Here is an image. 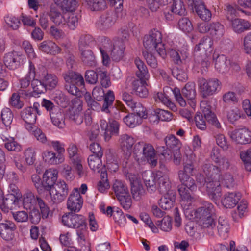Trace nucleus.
Segmentation results:
<instances>
[{
  "label": "nucleus",
  "instance_id": "obj_1",
  "mask_svg": "<svg viewBox=\"0 0 251 251\" xmlns=\"http://www.w3.org/2000/svg\"><path fill=\"white\" fill-rule=\"evenodd\" d=\"M203 173L197 176V181L200 184L205 185L208 195L213 200H217L221 196L220 181L222 172L220 168L210 163H205L202 167Z\"/></svg>",
  "mask_w": 251,
  "mask_h": 251
},
{
  "label": "nucleus",
  "instance_id": "obj_2",
  "mask_svg": "<svg viewBox=\"0 0 251 251\" xmlns=\"http://www.w3.org/2000/svg\"><path fill=\"white\" fill-rule=\"evenodd\" d=\"M62 223L68 227L76 229L78 240H85L87 234V223L83 216L73 212L66 213L62 217Z\"/></svg>",
  "mask_w": 251,
  "mask_h": 251
},
{
  "label": "nucleus",
  "instance_id": "obj_3",
  "mask_svg": "<svg viewBox=\"0 0 251 251\" xmlns=\"http://www.w3.org/2000/svg\"><path fill=\"white\" fill-rule=\"evenodd\" d=\"M173 93L176 101L181 106L185 107L186 105L187 101L192 108L195 106L196 91L194 83H187L182 89L181 91L178 88L175 87L173 90Z\"/></svg>",
  "mask_w": 251,
  "mask_h": 251
},
{
  "label": "nucleus",
  "instance_id": "obj_4",
  "mask_svg": "<svg viewBox=\"0 0 251 251\" xmlns=\"http://www.w3.org/2000/svg\"><path fill=\"white\" fill-rule=\"evenodd\" d=\"M143 45L147 50H155L163 58L166 55L164 44L162 43V34L156 29L151 30L148 34L144 36Z\"/></svg>",
  "mask_w": 251,
  "mask_h": 251
},
{
  "label": "nucleus",
  "instance_id": "obj_5",
  "mask_svg": "<svg viewBox=\"0 0 251 251\" xmlns=\"http://www.w3.org/2000/svg\"><path fill=\"white\" fill-rule=\"evenodd\" d=\"M112 189L123 208L128 210L131 206L132 200L125 183L121 180H116L113 184Z\"/></svg>",
  "mask_w": 251,
  "mask_h": 251
},
{
  "label": "nucleus",
  "instance_id": "obj_6",
  "mask_svg": "<svg viewBox=\"0 0 251 251\" xmlns=\"http://www.w3.org/2000/svg\"><path fill=\"white\" fill-rule=\"evenodd\" d=\"M139 151L142 154L143 159L146 160L152 167L156 166V151L152 145L144 142L137 143L134 146V152L137 153Z\"/></svg>",
  "mask_w": 251,
  "mask_h": 251
},
{
  "label": "nucleus",
  "instance_id": "obj_7",
  "mask_svg": "<svg viewBox=\"0 0 251 251\" xmlns=\"http://www.w3.org/2000/svg\"><path fill=\"white\" fill-rule=\"evenodd\" d=\"M184 213L190 219L195 218L198 220L205 219L207 217L215 216V210L213 205L209 202L204 201L202 205L196 210H191L187 209L184 211Z\"/></svg>",
  "mask_w": 251,
  "mask_h": 251
},
{
  "label": "nucleus",
  "instance_id": "obj_8",
  "mask_svg": "<svg viewBox=\"0 0 251 251\" xmlns=\"http://www.w3.org/2000/svg\"><path fill=\"white\" fill-rule=\"evenodd\" d=\"M180 181L181 185L178 186V191L181 199L187 201L192 199L191 193L196 191L197 185L193 178H189L181 174L180 176Z\"/></svg>",
  "mask_w": 251,
  "mask_h": 251
},
{
  "label": "nucleus",
  "instance_id": "obj_9",
  "mask_svg": "<svg viewBox=\"0 0 251 251\" xmlns=\"http://www.w3.org/2000/svg\"><path fill=\"white\" fill-rule=\"evenodd\" d=\"M49 192L51 201L53 203L58 204L66 198L68 195L69 188L65 181H58Z\"/></svg>",
  "mask_w": 251,
  "mask_h": 251
},
{
  "label": "nucleus",
  "instance_id": "obj_10",
  "mask_svg": "<svg viewBox=\"0 0 251 251\" xmlns=\"http://www.w3.org/2000/svg\"><path fill=\"white\" fill-rule=\"evenodd\" d=\"M199 85L201 95L204 98L213 95L221 89L220 82L216 78L206 80L201 78L199 80Z\"/></svg>",
  "mask_w": 251,
  "mask_h": 251
},
{
  "label": "nucleus",
  "instance_id": "obj_11",
  "mask_svg": "<svg viewBox=\"0 0 251 251\" xmlns=\"http://www.w3.org/2000/svg\"><path fill=\"white\" fill-rule=\"evenodd\" d=\"M37 75L39 78L44 84L47 90L54 89L58 82V78L54 74L49 73L47 69L43 65H40L37 71Z\"/></svg>",
  "mask_w": 251,
  "mask_h": 251
},
{
  "label": "nucleus",
  "instance_id": "obj_12",
  "mask_svg": "<svg viewBox=\"0 0 251 251\" xmlns=\"http://www.w3.org/2000/svg\"><path fill=\"white\" fill-rule=\"evenodd\" d=\"M68 152L73 167L80 177L85 176L86 173L82 165L81 157L77 153V148L74 144H71L68 148Z\"/></svg>",
  "mask_w": 251,
  "mask_h": 251
},
{
  "label": "nucleus",
  "instance_id": "obj_13",
  "mask_svg": "<svg viewBox=\"0 0 251 251\" xmlns=\"http://www.w3.org/2000/svg\"><path fill=\"white\" fill-rule=\"evenodd\" d=\"M25 59V57L22 54L13 51L4 55L3 62L7 68L10 70H15L23 63Z\"/></svg>",
  "mask_w": 251,
  "mask_h": 251
},
{
  "label": "nucleus",
  "instance_id": "obj_14",
  "mask_svg": "<svg viewBox=\"0 0 251 251\" xmlns=\"http://www.w3.org/2000/svg\"><path fill=\"white\" fill-rule=\"evenodd\" d=\"M83 203V199L79 191L77 188L74 189L68 198L67 208L72 212H77L82 208Z\"/></svg>",
  "mask_w": 251,
  "mask_h": 251
},
{
  "label": "nucleus",
  "instance_id": "obj_15",
  "mask_svg": "<svg viewBox=\"0 0 251 251\" xmlns=\"http://www.w3.org/2000/svg\"><path fill=\"white\" fill-rule=\"evenodd\" d=\"M148 79L142 78H132L131 87L132 93L142 98H146L149 94L146 88V81Z\"/></svg>",
  "mask_w": 251,
  "mask_h": 251
},
{
  "label": "nucleus",
  "instance_id": "obj_16",
  "mask_svg": "<svg viewBox=\"0 0 251 251\" xmlns=\"http://www.w3.org/2000/svg\"><path fill=\"white\" fill-rule=\"evenodd\" d=\"M16 226L12 221L4 220L0 223V238L5 241H10L14 237V231Z\"/></svg>",
  "mask_w": 251,
  "mask_h": 251
},
{
  "label": "nucleus",
  "instance_id": "obj_17",
  "mask_svg": "<svg viewBox=\"0 0 251 251\" xmlns=\"http://www.w3.org/2000/svg\"><path fill=\"white\" fill-rule=\"evenodd\" d=\"M58 173L55 170L49 169L44 174L41 182L44 189L50 191L54 187L57 181Z\"/></svg>",
  "mask_w": 251,
  "mask_h": 251
},
{
  "label": "nucleus",
  "instance_id": "obj_18",
  "mask_svg": "<svg viewBox=\"0 0 251 251\" xmlns=\"http://www.w3.org/2000/svg\"><path fill=\"white\" fill-rule=\"evenodd\" d=\"M230 137L238 144H246L251 141V132L245 128L238 129L231 132Z\"/></svg>",
  "mask_w": 251,
  "mask_h": 251
},
{
  "label": "nucleus",
  "instance_id": "obj_19",
  "mask_svg": "<svg viewBox=\"0 0 251 251\" xmlns=\"http://www.w3.org/2000/svg\"><path fill=\"white\" fill-rule=\"evenodd\" d=\"M201 108L205 118L208 123L217 129H221V126L216 115L211 110V106L205 103L201 105Z\"/></svg>",
  "mask_w": 251,
  "mask_h": 251
},
{
  "label": "nucleus",
  "instance_id": "obj_20",
  "mask_svg": "<svg viewBox=\"0 0 251 251\" xmlns=\"http://www.w3.org/2000/svg\"><path fill=\"white\" fill-rule=\"evenodd\" d=\"M198 224L203 231L208 235H214L216 229L215 216L198 220Z\"/></svg>",
  "mask_w": 251,
  "mask_h": 251
},
{
  "label": "nucleus",
  "instance_id": "obj_21",
  "mask_svg": "<svg viewBox=\"0 0 251 251\" xmlns=\"http://www.w3.org/2000/svg\"><path fill=\"white\" fill-rule=\"evenodd\" d=\"M194 7L199 17L203 21H208L211 19V11L207 9L201 0H192Z\"/></svg>",
  "mask_w": 251,
  "mask_h": 251
},
{
  "label": "nucleus",
  "instance_id": "obj_22",
  "mask_svg": "<svg viewBox=\"0 0 251 251\" xmlns=\"http://www.w3.org/2000/svg\"><path fill=\"white\" fill-rule=\"evenodd\" d=\"M116 16L114 12H107L102 14L97 22V25L102 30L111 27L115 23Z\"/></svg>",
  "mask_w": 251,
  "mask_h": 251
},
{
  "label": "nucleus",
  "instance_id": "obj_23",
  "mask_svg": "<svg viewBox=\"0 0 251 251\" xmlns=\"http://www.w3.org/2000/svg\"><path fill=\"white\" fill-rule=\"evenodd\" d=\"M210 156L211 159L218 165L217 166L219 168L227 170L230 166H233L231 160L225 156H220L217 150L213 149L212 150Z\"/></svg>",
  "mask_w": 251,
  "mask_h": 251
},
{
  "label": "nucleus",
  "instance_id": "obj_24",
  "mask_svg": "<svg viewBox=\"0 0 251 251\" xmlns=\"http://www.w3.org/2000/svg\"><path fill=\"white\" fill-rule=\"evenodd\" d=\"M227 19L230 22L232 28L236 33H241L250 28L251 25L248 21L239 18L232 19L228 16H227Z\"/></svg>",
  "mask_w": 251,
  "mask_h": 251
},
{
  "label": "nucleus",
  "instance_id": "obj_25",
  "mask_svg": "<svg viewBox=\"0 0 251 251\" xmlns=\"http://www.w3.org/2000/svg\"><path fill=\"white\" fill-rule=\"evenodd\" d=\"M241 196L240 193H228L224 196L221 202L224 207L227 208H232L238 203Z\"/></svg>",
  "mask_w": 251,
  "mask_h": 251
},
{
  "label": "nucleus",
  "instance_id": "obj_26",
  "mask_svg": "<svg viewBox=\"0 0 251 251\" xmlns=\"http://www.w3.org/2000/svg\"><path fill=\"white\" fill-rule=\"evenodd\" d=\"M1 191L0 190V208L4 212H8L9 209L12 208L13 205L18 201L19 198L14 195L7 194L2 198Z\"/></svg>",
  "mask_w": 251,
  "mask_h": 251
},
{
  "label": "nucleus",
  "instance_id": "obj_27",
  "mask_svg": "<svg viewBox=\"0 0 251 251\" xmlns=\"http://www.w3.org/2000/svg\"><path fill=\"white\" fill-rule=\"evenodd\" d=\"M63 76L66 83L74 84L77 86L83 87L84 86V80L82 75L78 73L69 72L63 74Z\"/></svg>",
  "mask_w": 251,
  "mask_h": 251
},
{
  "label": "nucleus",
  "instance_id": "obj_28",
  "mask_svg": "<svg viewBox=\"0 0 251 251\" xmlns=\"http://www.w3.org/2000/svg\"><path fill=\"white\" fill-rule=\"evenodd\" d=\"M125 49V45L122 41L116 42L111 51L110 56L112 59L116 62L120 61L124 56Z\"/></svg>",
  "mask_w": 251,
  "mask_h": 251
},
{
  "label": "nucleus",
  "instance_id": "obj_29",
  "mask_svg": "<svg viewBox=\"0 0 251 251\" xmlns=\"http://www.w3.org/2000/svg\"><path fill=\"white\" fill-rule=\"evenodd\" d=\"M119 142L122 150L126 152L127 155L130 154L135 142L134 138L128 134H123L120 136Z\"/></svg>",
  "mask_w": 251,
  "mask_h": 251
},
{
  "label": "nucleus",
  "instance_id": "obj_30",
  "mask_svg": "<svg viewBox=\"0 0 251 251\" xmlns=\"http://www.w3.org/2000/svg\"><path fill=\"white\" fill-rule=\"evenodd\" d=\"M39 49L45 53L50 54L59 53L61 50L60 48L50 40L44 41L40 43Z\"/></svg>",
  "mask_w": 251,
  "mask_h": 251
},
{
  "label": "nucleus",
  "instance_id": "obj_31",
  "mask_svg": "<svg viewBox=\"0 0 251 251\" xmlns=\"http://www.w3.org/2000/svg\"><path fill=\"white\" fill-rule=\"evenodd\" d=\"M21 116L25 123L35 124L37 119V111L31 107H27L21 111Z\"/></svg>",
  "mask_w": 251,
  "mask_h": 251
},
{
  "label": "nucleus",
  "instance_id": "obj_32",
  "mask_svg": "<svg viewBox=\"0 0 251 251\" xmlns=\"http://www.w3.org/2000/svg\"><path fill=\"white\" fill-rule=\"evenodd\" d=\"M130 183L133 199L137 201H140L145 194L143 185L138 181H131Z\"/></svg>",
  "mask_w": 251,
  "mask_h": 251
},
{
  "label": "nucleus",
  "instance_id": "obj_33",
  "mask_svg": "<svg viewBox=\"0 0 251 251\" xmlns=\"http://www.w3.org/2000/svg\"><path fill=\"white\" fill-rule=\"evenodd\" d=\"M80 58L83 63L87 66L93 67L96 64L94 54L90 50H79Z\"/></svg>",
  "mask_w": 251,
  "mask_h": 251
},
{
  "label": "nucleus",
  "instance_id": "obj_34",
  "mask_svg": "<svg viewBox=\"0 0 251 251\" xmlns=\"http://www.w3.org/2000/svg\"><path fill=\"white\" fill-rule=\"evenodd\" d=\"M134 63L138 69L136 72V75L138 78L149 79L150 75L147 67L139 58H136L134 60Z\"/></svg>",
  "mask_w": 251,
  "mask_h": 251
},
{
  "label": "nucleus",
  "instance_id": "obj_35",
  "mask_svg": "<svg viewBox=\"0 0 251 251\" xmlns=\"http://www.w3.org/2000/svg\"><path fill=\"white\" fill-rule=\"evenodd\" d=\"M50 117L52 124L59 128H63L65 126V116L59 109L56 112L52 111Z\"/></svg>",
  "mask_w": 251,
  "mask_h": 251
},
{
  "label": "nucleus",
  "instance_id": "obj_36",
  "mask_svg": "<svg viewBox=\"0 0 251 251\" xmlns=\"http://www.w3.org/2000/svg\"><path fill=\"white\" fill-rule=\"evenodd\" d=\"M158 190L163 195L170 194L171 193L176 194L175 190L172 188L169 177L160 178L158 180Z\"/></svg>",
  "mask_w": 251,
  "mask_h": 251
},
{
  "label": "nucleus",
  "instance_id": "obj_37",
  "mask_svg": "<svg viewBox=\"0 0 251 251\" xmlns=\"http://www.w3.org/2000/svg\"><path fill=\"white\" fill-rule=\"evenodd\" d=\"M142 178L149 192L151 193L156 190L155 178L152 173L144 172L142 175Z\"/></svg>",
  "mask_w": 251,
  "mask_h": 251
},
{
  "label": "nucleus",
  "instance_id": "obj_38",
  "mask_svg": "<svg viewBox=\"0 0 251 251\" xmlns=\"http://www.w3.org/2000/svg\"><path fill=\"white\" fill-rule=\"evenodd\" d=\"M43 159L45 161L51 165L62 163L64 160L63 155H57L52 151H46L44 153Z\"/></svg>",
  "mask_w": 251,
  "mask_h": 251
},
{
  "label": "nucleus",
  "instance_id": "obj_39",
  "mask_svg": "<svg viewBox=\"0 0 251 251\" xmlns=\"http://www.w3.org/2000/svg\"><path fill=\"white\" fill-rule=\"evenodd\" d=\"M209 33L210 35L216 39H220L224 34L225 28L223 25L219 22L210 23Z\"/></svg>",
  "mask_w": 251,
  "mask_h": 251
},
{
  "label": "nucleus",
  "instance_id": "obj_40",
  "mask_svg": "<svg viewBox=\"0 0 251 251\" xmlns=\"http://www.w3.org/2000/svg\"><path fill=\"white\" fill-rule=\"evenodd\" d=\"M119 124L115 121L112 120L109 122L108 128L106 132H103L105 141H109L113 135H117L119 133Z\"/></svg>",
  "mask_w": 251,
  "mask_h": 251
},
{
  "label": "nucleus",
  "instance_id": "obj_41",
  "mask_svg": "<svg viewBox=\"0 0 251 251\" xmlns=\"http://www.w3.org/2000/svg\"><path fill=\"white\" fill-rule=\"evenodd\" d=\"M31 86L35 97H38L39 94L44 93L47 91L44 84L41 81V79L38 77L33 79L31 82Z\"/></svg>",
  "mask_w": 251,
  "mask_h": 251
},
{
  "label": "nucleus",
  "instance_id": "obj_42",
  "mask_svg": "<svg viewBox=\"0 0 251 251\" xmlns=\"http://www.w3.org/2000/svg\"><path fill=\"white\" fill-rule=\"evenodd\" d=\"M213 43V40L209 36L203 37L200 40L199 43L196 46L195 51L204 50V51H207L212 48Z\"/></svg>",
  "mask_w": 251,
  "mask_h": 251
},
{
  "label": "nucleus",
  "instance_id": "obj_43",
  "mask_svg": "<svg viewBox=\"0 0 251 251\" xmlns=\"http://www.w3.org/2000/svg\"><path fill=\"white\" fill-rule=\"evenodd\" d=\"M164 197L160 199V204L163 209L165 210L171 208L175 201L176 194L170 193V194L163 195Z\"/></svg>",
  "mask_w": 251,
  "mask_h": 251
},
{
  "label": "nucleus",
  "instance_id": "obj_44",
  "mask_svg": "<svg viewBox=\"0 0 251 251\" xmlns=\"http://www.w3.org/2000/svg\"><path fill=\"white\" fill-rule=\"evenodd\" d=\"M67 114L70 120L77 125H80L83 122V114L75 107L70 108Z\"/></svg>",
  "mask_w": 251,
  "mask_h": 251
},
{
  "label": "nucleus",
  "instance_id": "obj_45",
  "mask_svg": "<svg viewBox=\"0 0 251 251\" xmlns=\"http://www.w3.org/2000/svg\"><path fill=\"white\" fill-rule=\"evenodd\" d=\"M94 43L95 40L91 35H81L78 40V50H85V48L91 47Z\"/></svg>",
  "mask_w": 251,
  "mask_h": 251
},
{
  "label": "nucleus",
  "instance_id": "obj_46",
  "mask_svg": "<svg viewBox=\"0 0 251 251\" xmlns=\"http://www.w3.org/2000/svg\"><path fill=\"white\" fill-rule=\"evenodd\" d=\"M229 229V225L227 221L220 217L217 226V230L220 236L223 239H226L228 237Z\"/></svg>",
  "mask_w": 251,
  "mask_h": 251
},
{
  "label": "nucleus",
  "instance_id": "obj_47",
  "mask_svg": "<svg viewBox=\"0 0 251 251\" xmlns=\"http://www.w3.org/2000/svg\"><path fill=\"white\" fill-rule=\"evenodd\" d=\"M88 8L91 11H100L106 7V2L104 0H84Z\"/></svg>",
  "mask_w": 251,
  "mask_h": 251
},
{
  "label": "nucleus",
  "instance_id": "obj_48",
  "mask_svg": "<svg viewBox=\"0 0 251 251\" xmlns=\"http://www.w3.org/2000/svg\"><path fill=\"white\" fill-rule=\"evenodd\" d=\"M35 202V196L32 192L27 191L23 195V204L25 209H31Z\"/></svg>",
  "mask_w": 251,
  "mask_h": 251
},
{
  "label": "nucleus",
  "instance_id": "obj_49",
  "mask_svg": "<svg viewBox=\"0 0 251 251\" xmlns=\"http://www.w3.org/2000/svg\"><path fill=\"white\" fill-rule=\"evenodd\" d=\"M214 60H215V67L219 72L224 73L226 71L227 64L226 57L225 55L223 54L218 55L216 58L214 57Z\"/></svg>",
  "mask_w": 251,
  "mask_h": 251
},
{
  "label": "nucleus",
  "instance_id": "obj_50",
  "mask_svg": "<svg viewBox=\"0 0 251 251\" xmlns=\"http://www.w3.org/2000/svg\"><path fill=\"white\" fill-rule=\"evenodd\" d=\"M124 123L129 127L133 128L141 124L142 120L134 113H131L123 118Z\"/></svg>",
  "mask_w": 251,
  "mask_h": 251
},
{
  "label": "nucleus",
  "instance_id": "obj_51",
  "mask_svg": "<svg viewBox=\"0 0 251 251\" xmlns=\"http://www.w3.org/2000/svg\"><path fill=\"white\" fill-rule=\"evenodd\" d=\"M65 25L71 30H74L78 25V18L72 13H65Z\"/></svg>",
  "mask_w": 251,
  "mask_h": 251
},
{
  "label": "nucleus",
  "instance_id": "obj_52",
  "mask_svg": "<svg viewBox=\"0 0 251 251\" xmlns=\"http://www.w3.org/2000/svg\"><path fill=\"white\" fill-rule=\"evenodd\" d=\"M164 141L167 148L172 151L180 149L181 143L174 135H170L164 139Z\"/></svg>",
  "mask_w": 251,
  "mask_h": 251
},
{
  "label": "nucleus",
  "instance_id": "obj_53",
  "mask_svg": "<svg viewBox=\"0 0 251 251\" xmlns=\"http://www.w3.org/2000/svg\"><path fill=\"white\" fill-rule=\"evenodd\" d=\"M130 107L132 109L134 113H136V115L141 118L142 120L148 118L147 111L142 103L135 101L133 106H131Z\"/></svg>",
  "mask_w": 251,
  "mask_h": 251
},
{
  "label": "nucleus",
  "instance_id": "obj_54",
  "mask_svg": "<svg viewBox=\"0 0 251 251\" xmlns=\"http://www.w3.org/2000/svg\"><path fill=\"white\" fill-rule=\"evenodd\" d=\"M171 12L180 16L186 14V9L182 0H174L171 6Z\"/></svg>",
  "mask_w": 251,
  "mask_h": 251
},
{
  "label": "nucleus",
  "instance_id": "obj_55",
  "mask_svg": "<svg viewBox=\"0 0 251 251\" xmlns=\"http://www.w3.org/2000/svg\"><path fill=\"white\" fill-rule=\"evenodd\" d=\"M96 155H90L87 160L90 168L93 171L99 172V169L101 166V157Z\"/></svg>",
  "mask_w": 251,
  "mask_h": 251
},
{
  "label": "nucleus",
  "instance_id": "obj_56",
  "mask_svg": "<svg viewBox=\"0 0 251 251\" xmlns=\"http://www.w3.org/2000/svg\"><path fill=\"white\" fill-rule=\"evenodd\" d=\"M194 170V165L193 161L191 160H187L184 163V168L183 170H180L178 172V178L180 179V176L181 174L187 176L189 178H193L189 176V175H193Z\"/></svg>",
  "mask_w": 251,
  "mask_h": 251
},
{
  "label": "nucleus",
  "instance_id": "obj_57",
  "mask_svg": "<svg viewBox=\"0 0 251 251\" xmlns=\"http://www.w3.org/2000/svg\"><path fill=\"white\" fill-rule=\"evenodd\" d=\"M3 141L5 142L4 146L9 151L19 152L21 150V145L16 142L13 138L4 137L3 139Z\"/></svg>",
  "mask_w": 251,
  "mask_h": 251
},
{
  "label": "nucleus",
  "instance_id": "obj_58",
  "mask_svg": "<svg viewBox=\"0 0 251 251\" xmlns=\"http://www.w3.org/2000/svg\"><path fill=\"white\" fill-rule=\"evenodd\" d=\"M240 157L244 162L245 169L251 171V148L240 152Z\"/></svg>",
  "mask_w": 251,
  "mask_h": 251
},
{
  "label": "nucleus",
  "instance_id": "obj_59",
  "mask_svg": "<svg viewBox=\"0 0 251 251\" xmlns=\"http://www.w3.org/2000/svg\"><path fill=\"white\" fill-rule=\"evenodd\" d=\"M77 3L76 0H59L58 4L63 10L72 12L75 10Z\"/></svg>",
  "mask_w": 251,
  "mask_h": 251
},
{
  "label": "nucleus",
  "instance_id": "obj_60",
  "mask_svg": "<svg viewBox=\"0 0 251 251\" xmlns=\"http://www.w3.org/2000/svg\"><path fill=\"white\" fill-rule=\"evenodd\" d=\"M156 224L164 231L169 232L172 229V220L169 216L164 217L161 221H158Z\"/></svg>",
  "mask_w": 251,
  "mask_h": 251
},
{
  "label": "nucleus",
  "instance_id": "obj_61",
  "mask_svg": "<svg viewBox=\"0 0 251 251\" xmlns=\"http://www.w3.org/2000/svg\"><path fill=\"white\" fill-rule=\"evenodd\" d=\"M180 30L186 33H189L193 29V25L188 18H182L178 23Z\"/></svg>",
  "mask_w": 251,
  "mask_h": 251
},
{
  "label": "nucleus",
  "instance_id": "obj_62",
  "mask_svg": "<svg viewBox=\"0 0 251 251\" xmlns=\"http://www.w3.org/2000/svg\"><path fill=\"white\" fill-rule=\"evenodd\" d=\"M1 117L3 124L8 126L12 122L13 115L9 108H5L1 111Z\"/></svg>",
  "mask_w": 251,
  "mask_h": 251
},
{
  "label": "nucleus",
  "instance_id": "obj_63",
  "mask_svg": "<svg viewBox=\"0 0 251 251\" xmlns=\"http://www.w3.org/2000/svg\"><path fill=\"white\" fill-rule=\"evenodd\" d=\"M241 115V111L236 107H232L227 112V118L228 121L232 124L239 119Z\"/></svg>",
  "mask_w": 251,
  "mask_h": 251
},
{
  "label": "nucleus",
  "instance_id": "obj_64",
  "mask_svg": "<svg viewBox=\"0 0 251 251\" xmlns=\"http://www.w3.org/2000/svg\"><path fill=\"white\" fill-rule=\"evenodd\" d=\"M195 122L197 127L201 130L206 128V119L204 115L201 112H197L195 116Z\"/></svg>",
  "mask_w": 251,
  "mask_h": 251
}]
</instances>
